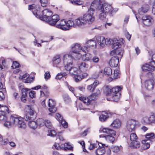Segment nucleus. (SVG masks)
Listing matches in <instances>:
<instances>
[{
	"mask_svg": "<svg viewBox=\"0 0 155 155\" xmlns=\"http://www.w3.org/2000/svg\"><path fill=\"white\" fill-rule=\"evenodd\" d=\"M29 76V75L28 74H23L22 76H20L19 78L21 79L23 81H25L26 79H27Z\"/></svg>",
	"mask_w": 155,
	"mask_h": 155,
	"instance_id": "56",
	"label": "nucleus"
},
{
	"mask_svg": "<svg viewBox=\"0 0 155 155\" xmlns=\"http://www.w3.org/2000/svg\"><path fill=\"white\" fill-rule=\"evenodd\" d=\"M66 75V74L65 73H60L58 74L56 77V78L57 79H60L61 78H62L63 77L65 76Z\"/></svg>",
	"mask_w": 155,
	"mask_h": 155,
	"instance_id": "58",
	"label": "nucleus"
},
{
	"mask_svg": "<svg viewBox=\"0 0 155 155\" xmlns=\"http://www.w3.org/2000/svg\"><path fill=\"white\" fill-rule=\"evenodd\" d=\"M79 99L82 101L84 104L88 105L90 104L91 102L89 97H79Z\"/></svg>",
	"mask_w": 155,
	"mask_h": 155,
	"instance_id": "28",
	"label": "nucleus"
},
{
	"mask_svg": "<svg viewBox=\"0 0 155 155\" xmlns=\"http://www.w3.org/2000/svg\"><path fill=\"white\" fill-rule=\"evenodd\" d=\"M149 8V6L148 5H143L141 8L138 10L139 14L142 15L143 14L147 12Z\"/></svg>",
	"mask_w": 155,
	"mask_h": 155,
	"instance_id": "26",
	"label": "nucleus"
},
{
	"mask_svg": "<svg viewBox=\"0 0 155 155\" xmlns=\"http://www.w3.org/2000/svg\"><path fill=\"white\" fill-rule=\"evenodd\" d=\"M79 69L82 71H86L89 70L92 68L91 66H89L85 62H82L78 66Z\"/></svg>",
	"mask_w": 155,
	"mask_h": 155,
	"instance_id": "21",
	"label": "nucleus"
},
{
	"mask_svg": "<svg viewBox=\"0 0 155 155\" xmlns=\"http://www.w3.org/2000/svg\"><path fill=\"white\" fill-rule=\"evenodd\" d=\"M120 74L119 70H115L114 71V73L111 74V76L108 79L109 81H111L113 79H115L120 77Z\"/></svg>",
	"mask_w": 155,
	"mask_h": 155,
	"instance_id": "24",
	"label": "nucleus"
},
{
	"mask_svg": "<svg viewBox=\"0 0 155 155\" xmlns=\"http://www.w3.org/2000/svg\"><path fill=\"white\" fill-rule=\"evenodd\" d=\"M57 134V133L54 130H48V135L51 137H54Z\"/></svg>",
	"mask_w": 155,
	"mask_h": 155,
	"instance_id": "50",
	"label": "nucleus"
},
{
	"mask_svg": "<svg viewBox=\"0 0 155 155\" xmlns=\"http://www.w3.org/2000/svg\"><path fill=\"white\" fill-rule=\"evenodd\" d=\"M149 117L150 124L155 123V116L154 115H150Z\"/></svg>",
	"mask_w": 155,
	"mask_h": 155,
	"instance_id": "55",
	"label": "nucleus"
},
{
	"mask_svg": "<svg viewBox=\"0 0 155 155\" xmlns=\"http://www.w3.org/2000/svg\"><path fill=\"white\" fill-rule=\"evenodd\" d=\"M124 51L122 49L116 50L115 51L116 56L112 57L110 60L109 64L112 67H115L118 65L119 59L122 57Z\"/></svg>",
	"mask_w": 155,
	"mask_h": 155,
	"instance_id": "7",
	"label": "nucleus"
},
{
	"mask_svg": "<svg viewBox=\"0 0 155 155\" xmlns=\"http://www.w3.org/2000/svg\"><path fill=\"white\" fill-rule=\"evenodd\" d=\"M83 59L84 61H88L91 59V56L90 54L87 53L83 57Z\"/></svg>",
	"mask_w": 155,
	"mask_h": 155,
	"instance_id": "37",
	"label": "nucleus"
},
{
	"mask_svg": "<svg viewBox=\"0 0 155 155\" xmlns=\"http://www.w3.org/2000/svg\"><path fill=\"white\" fill-rule=\"evenodd\" d=\"M60 18L57 15H55L50 17L48 21H46L48 24L52 26H55L59 20Z\"/></svg>",
	"mask_w": 155,
	"mask_h": 155,
	"instance_id": "15",
	"label": "nucleus"
},
{
	"mask_svg": "<svg viewBox=\"0 0 155 155\" xmlns=\"http://www.w3.org/2000/svg\"><path fill=\"white\" fill-rule=\"evenodd\" d=\"M74 78L75 81L78 82L82 79L83 78V77L81 75H79L77 74L74 75Z\"/></svg>",
	"mask_w": 155,
	"mask_h": 155,
	"instance_id": "45",
	"label": "nucleus"
},
{
	"mask_svg": "<svg viewBox=\"0 0 155 155\" xmlns=\"http://www.w3.org/2000/svg\"><path fill=\"white\" fill-rule=\"evenodd\" d=\"M142 69L144 72H148V74H151V72L155 69V61H151L149 64H144L142 67Z\"/></svg>",
	"mask_w": 155,
	"mask_h": 155,
	"instance_id": "10",
	"label": "nucleus"
},
{
	"mask_svg": "<svg viewBox=\"0 0 155 155\" xmlns=\"http://www.w3.org/2000/svg\"><path fill=\"white\" fill-rule=\"evenodd\" d=\"M63 97L64 101L66 102H69L70 100V97L67 94H64L63 95Z\"/></svg>",
	"mask_w": 155,
	"mask_h": 155,
	"instance_id": "53",
	"label": "nucleus"
},
{
	"mask_svg": "<svg viewBox=\"0 0 155 155\" xmlns=\"http://www.w3.org/2000/svg\"><path fill=\"white\" fill-rule=\"evenodd\" d=\"M72 51L70 52L68 55L70 56L73 58L74 59H79L81 57V54L80 53L81 46L79 44L75 43L71 46Z\"/></svg>",
	"mask_w": 155,
	"mask_h": 155,
	"instance_id": "8",
	"label": "nucleus"
},
{
	"mask_svg": "<svg viewBox=\"0 0 155 155\" xmlns=\"http://www.w3.org/2000/svg\"><path fill=\"white\" fill-rule=\"evenodd\" d=\"M59 122L61 123L62 126L64 128H66L68 126V123L64 120L62 119V120Z\"/></svg>",
	"mask_w": 155,
	"mask_h": 155,
	"instance_id": "59",
	"label": "nucleus"
},
{
	"mask_svg": "<svg viewBox=\"0 0 155 155\" xmlns=\"http://www.w3.org/2000/svg\"><path fill=\"white\" fill-rule=\"evenodd\" d=\"M96 40L97 43L101 48H103L105 45V38L103 36H98L96 37Z\"/></svg>",
	"mask_w": 155,
	"mask_h": 155,
	"instance_id": "22",
	"label": "nucleus"
},
{
	"mask_svg": "<svg viewBox=\"0 0 155 155\" xmlns=\"http://www.w3.org/2000/svg\"><path fill=\"white\" fill-rule=\"evenodd\" d=\"M77 110L78 109L81 110H84L86 109L83 106V104L82 103H79L77 105Z\"/></svg>",
	"mask_w": 155,
	"mask_h": 155,
	"instance_id": "60",
	"label": "nucleus"
},
{
	"mask_svg": "<svg viewBox=\"0 0 155 155\" xmlns=\"http://www.w3.org/2000/svg\"><path fill=\"white\" fill-rule=\"evenodd\" d=\"M146 138L149 139H153L154 138V134L153 133H148L145 136Z\"/></svg>",
	"mask_w": 155,
	"mask_h": 155,
	"instance_id": "51",
	"label": "nucleus"
},
{
	"mask_svg": "<svg viewBox=\"0 0 155 155\" xmlns=\"http://www.w3.org/2000/svg\"><path fill=\"white\" fill-rule=\"evenodd\" d=\"M100 143L97 142L96 143L91 144L89 147V148L90 150H92L95 148H97L100 145Z\"/></svg>",
	"mask_w": 155,
	"mask_h": 155,
	"instance_id": "38",
	"label": "nucleus"
},
{
	"mask_svg": "<svg viewBox=\"0 0 155 155\" xmlns=\"http://www.w3.org/2000/svg\"><path fill=\"white\" fill-rule=\"evenodd\" d=\"M150 140H144L142 141L143 148L144 150H146L149 148L150 147Z\"/></svg>",
	"mask_w": 155,
	"mask_h": 155,
	"instance_id": "31",
	"label": "nucleus"
},
{
	"mask_svg": "<svg viewBox=\"0 0 155 155\" xmlns=\"http://www.w3.org/2000/svg\"><path fill=\"white\" fill-rule=\"evenodd\" d=\"M130 147L133 148H138L140 146V143L139 141L136 140L131 142L130 144Z\"/></svg>",
	"mask_w": 155,
	"mask_h": 155,
	"instance_id": "27",
	"label": "nucleus"
},
{
	"mask_svg": "<svg viewBox=\"0 0 155 155\" xmlns=\"http://www.w3.org/2000/svg\"><path fill=\"white\" fill-rule=\"evenodd\" d=\"M0 111L3 112L4 114H8L9 113L8 108L6 106L2 105L0 107Z\"/></svg>",
	"mask_w": 155,
	"mask_h": 155,
	"instance_id": "33",
	"label": "nucleus"
},
{
	"mask_svg": "<svg viewBox=\"0 0 155 155\" xmlns=\"http://www.w3.org/2000/svg\"><path fill=\"white\" fill-rule=\"evenodd\" d=\"M87 44L89 47H92L93 48H96L97 44L95 41L91 39L87 42Z\"/></svg>",
	"mask_w": 155,
	"mask_h": 155,
	"instance_id": "30",
	"label": "nucleus"
},
{
	"mask_svg": "<svg viewBox=\"0 0 155 155\" xmlns=\"http://www.w3.org/2000/svg\"><path fill=\"white\" fill-rule=\"evenodd\" d=\"M104 74L106 76H109L111 75L112 70L111 68L109 67L105 68L104 70Z\"/></svg>",
	"mask_w": 155,
	"mask_h": 155,
	"instance_id": "32",
	"label": "nucleus"
},
{
	"mask_svg": "<svg viewBox=\"0 0 155 155\" xmlns=\"http://www.w3.org/2000/svg\"><path fill=\"white\" fill-rule=\"evenodd\" d=\"M112 46V48L114 50L112 51L110 53L111 55H113L114 54H115V51L117 50L122 49L123 51L122 48H121V43L116 38L113 39V42Z\"/></svg>",
	"mask_w": 155,
	"mask_h": 155,
	"instance_id": "11",
	"label": "nucleus"
},
{
	"mask_svg": "<svg viewBox=\"0 0 155 155\" xmlns=\"http://www.w3.org/2000/svg\"><path fill=\"white\" fill-rule=\"evenodd\" d=\"M61 61V56L59 55H55L52 60V63L54 66H56Z\"/></svg>",
	"mask_w": 155,
	"mask_h": 155,
	"instance_id": "23",
	"label": "nucleus"
},
{
	"mask_svg": "<svg viewBox=\"0 0 155 155\" xmlns=\"http://www.w3.org/2000/svg\"><path fill=\"white\" fill-rule=\"evenodd\" d=\"M138 124L137 120L131 119L127 121V128L129 132L133 131L135 130V126Z\"/></svg>",
	"mask_w": 155,
	"mask_h": 155,
	"instance_id": "12",
	"label": "nucleus"
},
{
	"mask_svg": "<svg viewBox=\"0 0 155 155\" xmlns=\"http://www.w3.org/2000/svg\"><path fill=\"white\" fill-rule=\"evenodd\" d=\"M70 73L72 75H75L76 74H78V72L79 71L78 68L75 67H73L69 71Z\"/></svg>",
	"mask_w": 155,
	"mask_h": 155,
	"instance_id": "35",
	"label": "nucleus"
},
{
	"mask_svg": "<svg viewBox=\"0 0 155 155\" xmlns=\"http://www.w3.org/2000/svg\"><path fill=\"white\" fill-rule=\"evenodd\" d=\"M121 88L120 86H117L111 88L109 86L104 88V92L107 96H110L112 101L117 102L119 100L120 94L119 92Z\"/></svg>",
	"mask_w": 155,
	"mask_h": 155,
	"instance_id": "3",
	"label": "nucleus"
},
{
	"mask_svg": "<svg viewBox=\"0 0 155 155\" xmlns=\"http://www.w3.org/2000/svg\"><path fill=\"white\" fill-rule=\"evenodd\" d=\"M20 64L19 63L16 61H14L12 65V66L13 68H16L19 67Z\"/></svg>",
	"mask_w": 155,
	"mask_h": 155,
	"instance_id": "61",
	"label": "nucleus"
},
{
	"mask_svg": "<svg viewBox=\"0 0 155 155\" xmlns=\"http://www.w3.org/2000/svg\"><path fill=\"white\" fill-rule=\"evenodd\" d=\"M102 131L104 133L110 134V135H115L116 134V132L115 131L107 128H103Z\"/></svg>",
	"mask_w": 155,
	"mask_h": 155,
	"instance_id": "29",
	"label": "nucleus"
},
{
	"mask_svg": "<svg viewBox=\"0 0 155 155\" xmlns=\"http://www.w3.org/2000/svg\"><path fill=\"white\" fill-rule=\"evenodd\" d=\"M112 135H107L105 136L104 137L106 140L107 141L113 143L115 140L114 137Z\"/></svg>",
	"mask_w": 155,
	"mask_h": 155,
	"instance_id": "34",
	"label": "nucleus"
},
{
	"mask_svg": "<svg viewBox=\"0 0 155 155\" xmlns=\"http://www.w3.org/2000/svg\"><path fill=\"white\" fill-rule=\"evenodd\" d=\"M53 147L58 150H61L62 149L63 147V146H60L59 143H56L54 145Z\"/></svg>",
	"mask_w": 155,
	"mask_h": 155,
	"instance_id": "63",
	"label": "nucleus"
},
{
	"mask_svg": "<svg viewBox=\"0 0 155 155\" xmlns=\"http://www.w3.org/2000/svg\"><path fill=\"white\" fill-rule=\"evenodd\" d=\"M121 125V122L119 119L114 120L110 125V126L113 128H118Z\"/></svg>",
	"mask_w": 155,
	"mask_h": 155,
	"instance_id": "25",
	"label": "nucleus"
},
{
	"mask_svg": "<svg viewBox=\"0 0 155 155\" xmlns=\"http://www.w3.org/2000/svg\"><path fill=\"white\" fill-rule=\"evenodd\" d=\"M91 60L94 63H97L99 61L100 58L98 56H94L91 58Z\"/></svg>",
	"mask_w": 155,
	"mask_h": 155,
	"instance_id": "52",
	"label": "nucleus"
},
{
	"mask_svg": "<svg viewBox=\"0 0 155 155\" xmlns=\"http://www.w3.org/2000/svg\"><path fill=\"white\" fill-rule=\"evenodd\" d=\"M51 77V75L49 72H46L44 74V78L46 80L49 79Z\"/></svg>",
	"mask_w": 155,
	"mask_h": 155,
	"instance_id": "64",
	"label": "nucleus"
},
{
	"mask_svg": "<svg viewBox=\"0 0 155 155\" xmlns=\"http://www.w3.org/2000/svg\"><path fill=\"white\" fill-rule=\"evenodd\" d=\"M26 109L27 113L25 117V119L26 120H28L33 118L35 111L33 109L29 106L26 107Z\"/></svg>",
	"mask_w": 155,
	"mask_h": 155,
	"instance_id": "14",
	"label": "nucleus"
},
{
	"mask_svg": "<svg viewBox=\"0 0 155 155\" xmlns=\"http://www.w3.org/2000/svg\"><path fill=\"white\" fill-rule=\"evenodd\" d=\"M142 22L146 26H149L151 25L153 22L152 18L149 15H145L142 18Z\"/></svg>",
	"mask_w": 155,
	"mask_h": 155,
	"instance_id": "19",
	"label": "nucleus"
},
{
	"mask_svg": "<svg viewBox=\"0 0 155 155\" xmlns=\"http://www.w3.org/2000/svg\"><path fill=\"white\" fill-rule=\"evenodd\" d=\"M99 145L96 150L95 153L97 155H103L105 152V147H107V146L101 143H100Z\"/></svg>",
	"mask_w": 155,
	"mask_h": 155,
	"instance_id": "17",
	"label": "nucleus"
},
{
	"mask_svg": "<svg viewBox=\"0 0 155 155\" xmlns=\"http://www.w3.org/2000/svg\"><path fill=\"white\" fill-rule=\"evenodd\" d=\"M4 126L6 127H10L12 126L19 128L25 129L26 125L24 119L20 116L16 115H11L9 119H7L4 123Z\"/></svg>",
	"mask_w": 155,
	"mask_h": 155,
	"instance_id": "1",
	"label": "nucleus"
},
{
	"mask_svg": "<svg viewBox=\"0 0 155 155\" xmlns=\"http://www.w3.org/2000/svg\"><path fill=\"white\" fill-rule=\"evenodd\" d=\"M30 90V89L27 88H21V99L23 102L25 103L26 101V98L27 96V94L28 93V91Z\"/></svg>",
	"mask_w": 155,
	"mask_h": 155,
	"instance_id": "20",
	"label": "nucleus"
},
{
	"mask_svg": "<svg viewBox=\"0 0 155 155\" xmlns=\"http://www.w3.org/2000/svg\"><path fill=\"white\" fill-rule=\"evenodd\" d=\"M56 103L55 101L52 99H49L48 102V105L49 107L48 110L49 112L53 114L55 113L57 110L55 107Z\"/></svg>",
	"mask_w": 155,
	"mask_h": 155,
	"instance_id": "16",
	"label": "nucleus"
},
{
	"mask_svg": "<svg viewBox=\"0 0 155 155\" xmlns=\"http://www.w3.org/2000/svg\"><path fill=\"white\" fill-rule=\"evenodd\" d=\"M111 150L114 152H117L119 151V147L117 146H115L111 148Z\"/></svg>",
	"mask_w": 155,
	"mask_h": 155,
	"instance_id": "57",
	"label": "nucleus"
},
{
	"mask_svg": "<svg viewBox=\"0 0 155 155\" xmlns=\"http://www.w3.org/2000/svg\"><path fill=\"white\" fill-rule=\"evenodd\" d=\"M28 125L32 129H35L37 127L38 124L37 122H36L34 121H30L29 122Z\"/></svg>",
	"mask_w": 155,
	"mask_h": 155,
	"instance_id": "36",
	"label": "nucleus"
},
{
	"mask_svg": "<svg viewBox=\"0 0 155 155\" xmlns=\"http://www.w3.org/2000/svg\"><path fill=\"white\" fill-rule=\"evenodd\" d=\"M45 120H44L42 119H39L37 120V123L38 125L40 126H42L45 124Z\"/></svg>",
	"mask_w": 155,
	"mask_h": 155,
	"instance_id": "49",
	"label": "nucleus"
},
{
	"mask_svg": "<svg viewBox=\"0 0 155 155\" xmlns=\"http://www.w3.org/2000/svg\"><path fill=\"white\" fill-rule=\"evenodd\" d=\"M105 43L108 46H110L111 44H112L113 42V39H112L109 38H107L105 39Z\"/></svg>",
	"mask_w": 155,
	"mask_h": 155,
	"instance_id": "43",
	"label": "nucleus"
},
{
	"mask_svg": "<svg viewBox=\"0 0 155 155\" xmlns=\"http://www.w3.org/2000/svg\"><path fill=\"white\" fill-rule=\"evenodd\" d=\"M98 94L94 93L92 94L91 95L89 96V97L91 100V102L92 101H94L97 98Z\"/></svg>",
	"mask_w": 155,
	"mask_h": 155,
	"instance_id": "44",
	"label": "nucleus"
},
{
	"mask_svg": "<svg viewBox=\"0 0 155 155\" xmlns=\"http://www.w3.org/2000/svg\"><path fill=\"white\" fill-rule=\"evenodd\" d=\"M138 137L136 134L134 133H132L130 135V139L131 142L133 141H135V140H137Z\"/></svg>",
	"mask_w": 155,
	"mask_h": 155,
	"instance_id": "42",
	"label": "nucleus"
},
{
	"mask_svg": "<svg viewBox=\"0 0 155 155\" xmlns=\"http://www.w3.org/2000/svg\"><path fill=\"white\" fill-rule=\"evenodd\" d=\"M95 88L92 84L88 85L87 87V89L90 92H93Z\"/></svg>",
	"mask_w": 155,
	"mask_h": 155,
	"instance_id": "54",
	"label": "nucleus"
},
{
	"mask_svg": "<svg viewBox=\"0 0 155 155\" xmlns=\"http://www.w3.org/2000/svg\"><path fill=\"white\" fill-rule=\"evenodd\" d=\"M41 5L43 7H45L48 4V0H40Z\"/></svg>",
	"mask_w": 155,
	"mask_h": 155,
	"instance_id": "47",
	"label": "nucleus"
},
{
	"mask_svg": "<svg viewBox=\"0 0 155 155\" xmlns=\"http://www.w3.org/2000/svg\"><path fill=\"white\" fill-rule=\"evenodd\" d=\"M33 77H30L29 76L26 79L24 82L25 83H29L32 82L33 81Z\"/></svg>",
	"mask_w": 155,
	"mask_h": 155,
	"instance_id": "62",
	"label": "nucleus"
},
{
	"mask_svg": "<svg viewBox=\"0 0 155 155\" xmlns=\"http://www.w3.org/2000/svg\"><path fill=\"white\" fill-rule=\"evenodd\" d=\"M94 12L88 10L87 13L75 19V22L77 28L83 27L86 24H92L94 21L95 18Z\"/></svg>",
	"mask_w": 155,
	"mask_h": 155,
	"instance_id": "2",
	"label": "nucleus"
},
{
	"mask_svg": "<svg viewBox=\"0 0 155 155\" xmlns=\"http://www.w3.org/2000/svg\"><path fill=\"white\" fill-rule=\"evenodd\" d=\"M37 8L39 9V7L38 5H36L35 4H32L29 5L28 9L29 10H34V11H32V12H33L35 10H38V9H36Z\"/></svg>",
	"mask_w": 155,
	"mask_h": 155,
	"instance_id": "40",
	"label": "nucleus"
},
{
	"mask_svg": "<svg viewBox=\"0 0 155 155\" xmlns=\"http://www.w3.org/2000/svg\"><path fill=\"white\" fill-rule=\"evenodd\" d=\"M45 124L48 128H50L51 127V121L48 120H45Z\"/></svg>",
	"mask_w": 155,
	"mask_h": 155,
	"instance_id": "48",
	"label": "nucleus"
},
{
	"mask_svg": "<svg viewBox=\"0 0 155 155\" xmlns=\"http://www.w3.org/2000/svg\"><path fill=\"white\" fill-rule=\"evenodd\" d=\"M73 58L70 56L69 55H64L63 58V61L65 65V69L68 71L70 70L72 67V62L71 59Z\"/></svg>",
	"mask_w": 155,
	"mask_h": 155,
	"instance_id": "9",
	"label": "nucleus"
},
{
	"mask_svg": "<svg viewBox=\"0 0 155 155\" xmlns=\"http://www.w3.org/2000/svg\"><path fill=\"white\" fill-rule=\"evenodd\" d=\"M108 117V116L107 115H105L102 114L100 115L99 117V119L100 121L104 122L106 120Z\"/></svg>",
	"mask_w": 155,
	"mask_h": 155,
	"instance_id": "41",
	"label": "nucleus"
},
{
	"mask_svg": "<svg viewBox=\"0 0 155 155\" xmlns=\"http://www.w3.org/2000/svg\"><path fill=\"white\" fill-rule=\"evenodd\" d=\"M7 119L6 114H0V121L2 123H4Z\"/></svg>",
	"mask_w": 155,
	"mask_h": 155,
	"instance_id": "39",
	"label": "nucleus"
},
{
	"mask_svg": "<svg viewBox=\"0 0 155 155\" xmlns=\"http://www.w3.org/2000/svg\"><path fill=\"white\" fill-rule=\"evenodd\" d=\"M39 11V10H35L33 12L34 15L37 18H39L41 20L45 21H48L49 20V19H50V17L52 15V13L51 11L48 9H46L43 10L42 12V15L39 16L38 15Z\"/></svg>",
	"mask_w": 155,
	"mask_h": 155,
	"instance_id": "6",
	"label": "nucleus"
},
{
	"mask_svg": "<svg viewBox=\"0 0 155 155\" xmlns=\"http://www.w3.org/2000/svg\"><path fill=\"white\" fill-rule=\"evenodd\" d=\"M99 11L100 12L99 15V18L103 21L106 20V15L107 14H112L113 12V8L111 5L107 3H102L99 9Z\"/></svg>",
	"mask_w": 155,
	"mask_h": 155,
	"instance_id": "4",
	"label": "nucleus"
},
{
	"mask_svg": "<svg viewBox=\"0 0 155 155\" xmlns=\"http://www.w3.org/2000/svg\"><path fill=\"white\" fill-rule=\"evenodd\" d=\"M102 3L101 0H94L91 4L90 8L89 9V11H91L94 12L95 9H98L99 10Z\"/></svg>",
	"mask_w": 155,
	"mask_h": 155,
	"instance_id": "13",
	"label": "nucleus"
},
{
	"mask_svg": "<svg viewBox=\"0 0 155 155\" xmlns=\"http://www.w3.org/2000/svg\"><path fill=\"white\" fill-rule=\"evenodd\" d=\"M55 27L64 31L68 30L72 28H77L75 20L74 21L69 20L67 21L65 19L61 20L55 25Z\"/></svg>",
	"mask_w": 155,
	"mask_h": 155,
	"instance_id": "5",
	"label": "nucleus"
},
{
	"mask_svg": "<svg viewBox=\"0 0 155 155\" xmlns=\"http://www.w3.org/2000/svg\"><path fill=\"white\" fill-rule=\"evenodd\" d=\"M142 121L143 123L145 124H150L149 117L147 116H145L143 117L142 118Z\"/></svg>",
	"mask_w": 155,
	"mask_h": 155,
	"instance_id": "46",
	"label": "nucleus"
},
{
	"mask_svg": "<svg viewBox=\"0 0 155 155\" xmlns=\"http://www.w3.org/2000/svg\"><path fill=\"white\" fill-rule=\"evenodd\" d=\"M154 84V81L153 80H146L144 83V87L147 90L151 91L153 89Z\"/></svg>",
	"mask_w": 155,
	"mask_h": 155,
	"instance_id": "18",
	"label": "nucleus"
}]
</instances>
